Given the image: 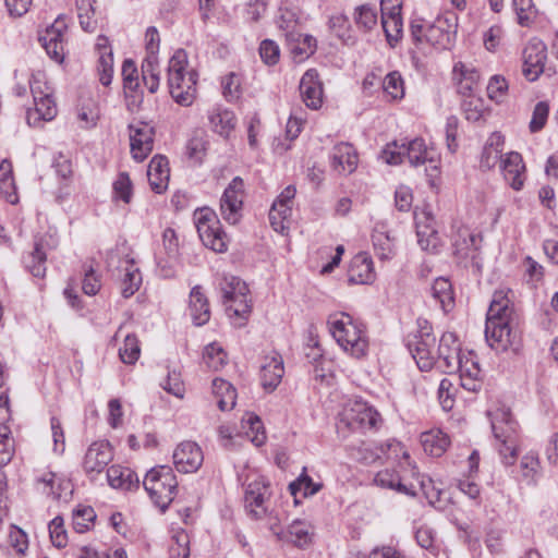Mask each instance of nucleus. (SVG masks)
I'll return each instance as SVG.
<instances>
[{
	"mask_svg": "<svg viewBox=\"0 0 558 558\" xmlns=\"http://www.w3.org/2000/svg\"><path fill=\"white\" fill-rule=\"evenodd\" d=\"M421 488L432 507L439 511H446L448 509L450 505V496L448 492L436 487L430 478L422 481Z\"/></svg>",
	"mask_w": 558,
	"mask_h": 558,
	"instance_id": "39",
	"label": "nucleus"
},
{
	"mask_svg": "<svg viewBox=\"0 0 558 558\" xmlns=\"http://www.w3.org/2000/svg\"><path fill=\"white\" fill-rule=\"evenodd\" d=\"M340 423L351 430H377L383 418L379 412L367 402L356 400L345 407L340 414Z\"/></svg>",
	"mask_w": 558,
	"mask_h": 558,
	"instance_id": "9",
	"label": "nucleus"
},
{
	"mask_svg": "<svg viewBox=\"0 0 558 558\" xmlns=\"http://www.w3.org/2000/svg\"><path fill=\"white\" fill-rule=\"evenodd\" d=\"M99 81L104 86L111 84L113 74V54L112 50L105 51L99 56L98 60Z\"/></svg>",
	"mask_w": 558,
	"mask_h": 558,
	"instance_id": "55",
	"label": "nucleus"
},
{
	"mask_svg": "<svg viewBox=\"0 0 558 558\" xmlns=\"http://www.w3.org/2000/svg\"><path fill=\"white\" fill-rule=\"evenodd\" d=\"M348 276L353 283L367 284L373 282L376 275L372 257L365 252L357 253L350 263Z\"/></svg>",
	"mask_w": 558,
	"mask_h": 558,
	"instance_id": "25",
	"label": "nucleus"
},
{
	"mask_svg": "<svg viewBox=\"0 0 558 558\" xmlns=\"http://www.w3.org/2000/svg\"><path fill=\"white\" fill-rule=\"evenodd\" d=\"M276 23L286 33V38H288L289 34L298 32V16L292 10L281 9Z\"/></svg>",
	"mask_w": 558,
	"mask_h": 558,
	"instance_id": "62",
	"label": "nucleus"
},
{
	"mask_svg": "<svg viewBox=\"0 0 558 558\" xmlns=\"http://www.w3.org/2000/svg\"><path fill=\"white\" fill-rule=\"evenodd\" d=\"M508 82L504 76H490V101L496 104L504 102L508 95Z\"/></svg>",
	"mask_w": 558,
	"mask_h": 558,
	"instance_id": "60",
	"label": "nucleus"
},
{
	"mask_svg": "<svg viewBox=\"0 0 558 558\" xmlns=\"http://www.w3.org/2000/svg\"><path fill=\"white\" fill-rule=\"evenodd\" d=\"M259 56L266 64L274 65L279 61L280 49L274 40L265 39L259 45Z\"/></svg>",
	"mask_w": 558,
	"mask_h": 558,
	"instance_id": "64",
	"label": "nucleus"
},
{
	"mask_svg": "<svg viewBox=\"0 0 558 558\" xmlns=\"http://www.w3.org/2000/svg\"><path fill=\"white\" fill-rule=\"evenodd\" d=\"M213 391L217 398L218 408L221 411H228L234 408L236 391L229 381L222 378H215L213 380Z\"/></svg>",
	"mask_w": 558,
	"mask_h": 558,
	"instance_id": "34",
	"label": "nucleus"
},
{
	"mask_svg": "<svg viewBox=\"0 0 558 558\" xmlns=\"http://www.w3.org/2000/svg\"><path fill=\"white\" fill-rule=\"evenodd\" d=\"M37 82L31 83V90L35 104V113L39 120L50 121L57 114V106L50 94L44 93L36 87Z\"/></svg>",
	"mask_w": 558,
	"mask_h": 558,
	"instance_id": "32",
	"label": "nucleus"
},
{
	"mask_svg": "<svg viewBox=\"0 0 558 558\" xmlns=\"http://www.w3.org/2000/svg\"><path fill=\"white\" fill-rule=\"evenodd\" d=\"M114 196L122 199L124 203H130L132 198V182L126 172L119 173L117 180L113 182Z\"/></svg>",
	"mask_w": 558,
	"mask_h": 558,
	"instance_id": "58",
	"label": "nucleus"
},
{
	"mask_svg": "<svg viewBox=\"0 0 558 558\" xmlns=\"http://www.w3.org/2000/svg\"><path fill=\"white\" fill-rule=\"evenodd\" d=\"M421 444L426 453L432 457H440L448 449L450 439L441 429H430L422 433Z\"/></svg>",
	"mask_w": 558,
	"mask_h": 558,
	"instance_id": "29",
	"label": "nucleus"
},
{
	"mask_svg": "<svg viewBox=\"0 0 558 558\" xmlns=\"http://www.w3.org/2000/svg\"><path fill=\"white\" fill-rule=\"evenodd\" d=\"M452 82L457 93L464 98L477 94L481 86L476 69L463 62H457L453 65Z\"/></svg>",
	"mask_w": 558,
	"mask_h": 558,
	"instance_id": "20",
	"label": "nucleus"
},
{
	"mask_svg": "<svg viewBox=\"0 0 558 558\" xmlns=\"http://www.w3.org/2000/svg\"><path fill=\"white\" fill-rule=\"evenodd\" d=\"M204 460L199 446L194 441H183L173 452V463L181 473L196 472Z\"/></svg>",
	"mask_w": 558,
	"mask_h": 558,
	"instance_id": "18",
	"label": "nucleus"
},
{
	"mask_svg": "<svg viewBox=\"0 0 558 558\" xmlns=\"http://www.w3.org/2000/svg\"><path fill=\"white\" fill-rule=\"evenodd\" d=\"M327 324L330 333L344 352L355 359H362L368 351V337L365 326L347 313L329 315Z\"/></svg>",
	"mask_w": 558,
	"mask_h": 558,
	"instance_id": "4",
	"label": "nucleus"
},
{
	"mask_svg": "<svg viewBox=\"0 0 558 558\" xmlns=\"http://www.w3.org/2000/svg\"><path fill=\"white\" fill-rule=\"evenodd\" d=\"M49 535L51 543L57 548H63L68 544V534L64 529V521L62 517H56L49 523Z\"/></svg>",
	"mask_w": 558,
	"mask_h": 558,
	"instance_id": "54",
	"label": "nucleus"
},
{
	"mask_svg": "<svg viewBox=\"0 0 558 558\" xmlns=\"http://www.w3.org/2000/svg\"><path fill=\"white\" fill-rule=\"evenodd\" d=\"M129 129L132 157L136 161H143L154 147V128L146 122L140 121L130 124Z\"/></svg>",
	"mask_w": 558,
	"mask_h": 558,
	"instance_id": "15",
	"label": "nucleus"
},
{
	"mask_svg": "<svg viewBox=\"0 0 558 558\" xmlns=\"http://www.w3.org/2000/svg\"><path fill=\"white\" fill-rule=\"evenodd\" d=\"M198 74L189 68V58L184 49L174 51L168 62V87L173 100L184 107L196 99Z\"/></svg>",
	"mask_w": 558,
	"mask_h": 558,
	"instance_id": "3",
	"label": "nucleus"
},
{
	"mask_svg": "<svg viewBox=\"0 0 558 558\" xmlns=\"http://www.w3.org/2000/svg\"><path fill=\"white\" fill-rule=\"evenodd\" d=\"M147 177L151 190L157 194L163 193L168 187L170 178L168 159L160 155L153 157L148 165Z\"/></svg>",
	"mask_w": 558,
	"mask_h": 558,
	"instance_id": "26",
	"label": "nucleus"
},
{
	"mask_svg": "<svg viewBox=\"0 0 558 558\" xmlns=\"http://www.w3.org/2000/svg\"><path fill=\"white\" fill-rule=\"evenodd\" d=\"M201 289L199 286H195L190 293V311L196 326L205 325L210 318L208 300Z\"/></svg>",
	"mask_w": 558,
	"mask_h": 558,
	"instance_id": "30",
	"label": "nucleus"
},
{
	"mask_svg": "<svg viewBox=\"0 0 558 558\" xmlns=\"http://www.w3.org/2000/svg\"><path fill=\"white\" fill-rule=\"evenodd\" d=\"M404 157L413 167L422 166L426 162L436 161V150L428 147L423 138H414L410 142H392L386 145L381 153V158L388 165H400Z\"/></svg>",
	"mask_w": 558,
	"mask_h": 558,
	"instance_id": "7",
	"label": "nucleus"
},
{
	"mask_svg": "<svg viewBox=\"0 0 558 558\" xmlns=\"http://www.w3.org/2000/svg\"><path fill=\"white\" fill-rule=\"evenodd\" d=\"M329 28L335 35L341 39L344 44L353 43V36L351 34V25L348 16L344 14L332 15L328 22Z\"/></svg>",
	"mask_w": 558,
	"mask_h": 558,
	"instance_id": "50",
	"label": "nucleus"
},
{
	"mask_svg": "<svg viewBox=\"0 0 558 558\" xmlns=\"http://www.w3.org/2000/svg\"><path fill=\"white\" fill-rule=\"evenodd\" d=\"M462 110L468 121L473 123H485L488 107L486 106L484 98L477 94L463 99Z\"/></svg>",
	"mask_w": 558,
	"mask_h": 558,
	"instance_id": "36",
	"label": "nucleus"
},
{
	"mask_svg": "<svg viewBox=\"0 0 558 558\" xmlns=\"http://www.w3.org/2000/svg\"><path fill=\"white\" fill-rule=\"evenodd\" d=\"M95 0H75L77 17L81 27L88 33H93L96 29L97 21L94 19Z\"/></svg>",
	"mask_w": 558,
	"mask_h": 558,
	"instance_id": "46",
	"label": "nucleus"
},
{
	"mask_svg": "<svg viewBox=\"0 0 558 558\" xmlns=\"http://www.w3.org/2000/svg\"><path fill=\"white\" fill-rule=\"evenodd\" d=\"M66 25L64 21L58 17L52 25L47 27L43 34L39 35V41L45 48L47 54L57 63H62L64 60V34Z\"/></svg>",
	"mask_w": 558,
	"mask_h": 558,
	"instance_id": "17",
	"label": "nucleus"
},
{
	"mask_svg": "<svg viewBox=\"0 0 558 558\" xmlns=\"http://www.w3.org/2000/svg\"><path fill=\"white\" fill-rule=\"evenodd\" d=\"M415 539L422 548L429 550L433 554L437 553L436 534L432 527L427 525L417 527L415 532Z\"/></svg>",
	"mask_w": 558,
	"mask_h": 558,
	"instance_id": "57",
	"label": "nucleus"
},
{
	"mask_svg": "<svg viewBox=\"0 0 558 558\" xmlns=\"http://www.w3.org/2000/svg\"><path fill=\"white\" fill-rule=\"evenodd\" d=\"M142 80L149 93L154 94L158 90L160 82L158 56H146L143 60Z\"/></svg>",
	"mask_w": 558,
	"mask_h": 558,
	"instance_id": "42",
	"label": "nucleus"
},
{
	"mask_svg": "<svg viewBox=\"0 0 558 558\" xmlns=\"http://www.w3.org/2000/svg\"><path fill=\"white\" fill-rule=\"evenodd\" d=\"M141 353L140 341L135 335H128L124 338L122 347L119 349V355L123 363L134 364Z\"/></svg>",
	"mask_w": 558,
	"mask_h": 558,
	"instance_id": "51",
	"label": "nucleus"
},
{
	"mask_svg": "<svg viewBox=\"0 0 558 558\" xmlns=\"http://www.w3.org/2000/svg\"><path fill=\"white\" fill-rule=\"evenodd\" d=\"M220 289L228 315L245 320L251 312V305L246 300V294L248 293L246 283L239 277L225 276L220 282Z\"/></svg>",
	"mask_w": 558,
	"mask_h": 558,
	"instance_id": "10",
	"label": "nucleus"
},
{
	"mask_svg": "<svg viewBox=\"0 0 558 558\" xmlns=\"http://www.w3.org/2000/svg\"><path fill=\"white\" fill-rule=\"evenodd\" d=\"M287 43L294 62L301 63L315 53L317 40L311 35H303L300 32L288 35Z\"/></svg>",
	"mask_w": 558,
	"mask_h": 558,
	"instance_id": "27",
	"label": "nucleus"
},
{
	"mask_svg": "<svg viewBox=\"0 0 558 558\" xmlns=\"http://www.w3.org/2000/svg\"><path fill=\"white\" fill-rule=\"evenodd\" d=\"M113 459L109 441L98 440L89 445L83 459V470L90 477L100 474Z\"/></svg>",
	"mask_w": 558,
	"mask_h": 558,
	"instance_id": "13",
	"label": "nucleus"
},
{
	"mask_svg": "<svg viewBox=\"0 0 558 558\" xmlns=\"http://www.w3.org/2000/svg\"><path fill=\"white\" fill-rule=\"evenodd\" d=\"M295 193V186L288 185L274 202L269 210V221L275 231L283 233L287 229V223H289L292 214Z\"/></svg>",
	"mask_w": 558,
	"mask_h": 558,
	"instance_id": "16",
	"label": "nucleus"
},
{
	"mask_svg": "<svg viewBox=\"0 0 558 558\" xmlns=\"http://www.w3.org/2000/svg\"><path fill=\"white\" fill-rule=\"evenodd\" d=\"M512 296L510 289H499L490 299V349L497 352L507 351L511 344Z\"/></svg>",
	"mask_w": 558,
	"mask_h": 558,
	"instance_id": "5",
	"label": "nucleus"
},
{
	"mask_svg": "<svg viewBox=\"0 0 558 558\" xmlns=\"http://www.w3.org/2000/svg\"><path fill=\"white\" fill-rule=\"evenodd\" d=\"M203 360L208 368L219 371L227 363V353L214 342L205 347Z\"/></svg>",
	"mask_w": 558,
	"mask_h": 558,
	"instance_id": "49",
	"label": "nucleus"
},
{
	"mask_svg": "<svg viewBox=\"0 0 558 558\" xmlns=\"http://www.w3.org/2000/svg\"><path fill=\"white\" fill-rule=\"evenodd\" d=\"M458 29V16L446 11L433 21L415 17L410 22V34L414 46L422 50L426 46L437 49H450L454 44Z\"/></svg>",
	"mask_w": 558,
	"mask_h": 558,
	"instance_id": "2",
	"label": "nucleus"
},
{
	"mask_svg": "<svg viewBox=\"0 0 558 558\" xmlns=\"http://www.w3.org/2000/svg\"><path fill=\"white\" fill-rule=\"evenodd\" d=\"M434 343L435 338L429 332H422L416 337L414 344L409 345L417 367L423 372L432 369L436 364V359L432 351Z\"/></svg>",
	"mask_w": 558,
	"mask_h": 558,
	"instance_id": "24",
	"label": "nucleus"
},
{
	"mask_svg": "<svg viewBox=\"0 0 558 558\" xmlns=\"http://www.w3.org/2000/svg\"><path fill=\"white\" fill-rule=\"evenodd\" d=\"M269 497V483L263 477L256 478L248 483L245 488V509L254 519H260L267 512L266 501Z\"/></svg>",
	"mask_w": 558,
	"mask_h": 558,
	"instance_id": "14",
	"label": "nucleus"
},
{
	"mask_svg": "<svg viewBox=\"0 0 558 558\" xmlns=\"http://www.w3.org/2000/svg\"><path fill=\"white\" fill-rule=\"evenodd\" d=\"M107 480L111 487L124 490H130L138 483V478L132 470L116 464L107 470Z\"/></svg>",
	"mask_w": 558,
	"mask_h": 558,
	"instance_id": "31",
	"label": "nucleus"
},
{
	"mask_svg": "<svg viewBox=\"0 0 558 558\" xmlns=\"http://www.w3.org/2000/svg\"><path fill=\"white\" fill-rule=\"evenodd\" d=\"M500 170L506 182L515 191L523 187L525 181V165L522 156L517 151H510L501 157Z\"/></svg>",
	"mask_w": 558,
	"mask_h": 558,
	"instance_id": "22",
	"label": "nucleus"
},
{
	"mask_svg": "<svg viewBox=\"0 0 558 558\" xmlns=\"http://www.w3.org/2000/svg\"><path fill=\"white\" fill-rule=\"evenodd\" d=\"M433 298L439 302L441 310L449 313L454 307V296L450 281L447 278L439 277L432 287Z\"/></svg>",
	"mask_w": 558,
	"mask_h": 558,
	"instance_id": "37",
	"label": "nucleus"
},
{
	"mask_svg": "<svg viewBox=\"0 0 558 558\" xmlns=\"http://www.w3.org/2000/svg\"><path fill=\"white\" fill-rule=\"evenodd\" d=\"M353 20L360 31L371 32L377 25L376 9L371 4L359 5L354 9Z\"/></svg>",
	"mask_w": 558,
	"mask_h": 558,
	"instance_id": "45",
	"label": "nucleus"
},
{
	"mask_svg": "<svg viewBox=\"0 0 558 558\" xmlns=\"http://www.w3.org/2000/svg\"><path fill=\"white\" fill-rule=\"evenodd\" d=\"M9 543L19 555H24L28 548V539L26 533L16 525H11L9 532Z\"/></svg>",
	"mask_w": 558,
	"mask_h": 558,
	"instance_id": "63",
	"label": "nucleus"
},
{
	"mask_svg": "<svg viewBox=\"0 0 558 558\" xmlns=\"http://www.w3.org/2000/svg\"><path fill=\"white\" fill-rule=\"evenodd\" d=\"M548 113H549V106L546 101H539L535 105L533 114H532V119H531L530 125H529L530 131L532 133H536L545 126V124L547 122Z\"/></svg>",
	"mask_w": 558,
	"mask_h": 558,
	"instance_id": "59",
	"label": "nucleus"
},
{
	"mask_svg": "<svg viewBox=\"0 0 558 558\" xmlns=\"http://www.w3.org/2000/svg\"><path fill=\"white\" fill-rule=\"evenodd\" d=\"M288 533L290 541L299 547H303L311 543L310 526L303 521H293L289 525Z\"/></svg>",
	"mask_w": 558,
	"mask_h": 558,
	"instance_id": "53",
	"label": "nucleus"
},
{
	"mask_svg": "<svg viewBox=\"0 0 558 558\" xmlns=\"http://www.w3.org/2000/svg\"><path fill=\"white\" fill-rule=\"evenodd\" d=\"M126 264L121 282V294L124 299H129L134 295L142 284V275L140 269L135 267L133 260H126Z\"/></svg>",
	"mask_w": 558,
	"mask_h": 558,
	"instance_id": "44",
	"label": "nucleus"
},
{
	"mask_svg": "<svg viewBox=\"0 0 558 558\" xmlns=\"http://www.w3.org/2000/svg\"><path fill=\"white\" fill-rule=\"evenodd\" d=\"M243 196L244 182L240 177H235L229 183L220 199L222 218L230 225L239 222L242 216Z\"/></svg>",
	"mask_w": 558,
	"mask_h": 558,
	"instance_id": "12",
	"label": "nucleus"
},
{
	"mask_svg": "<svg viewBox=\"0 0 558 558\" xmlns=\"http://www.w3.org/2000/svg\"><path fill=\"white\" fill-rule=\"evenodd\" d=\"M383 86L384 90L393 99H398L403 96V81L398 72L387 74L384 78Z\"/></svg>",
	"mask_w": 558,
	"mask_h": 558,
	"instance_id": "61",
	"label": "nucleus"
},
{
	"mask_svg": "<svg viewBox=\"0 0 558 558\" xmlns=\"http://www.w3.org/2000/svg\"><path fill=\"white\" fill-rule=\"evenodd\" d=\"M284 375V366L282 356L272 352L269 355H265L262 360L259 377L262 387L272 392L281 383Z\"/></svg>",
	"mask_w": 558,
	"mask_h": 558,
	"instance_id": "19",
	"label": "nucleus"
},
{
	"mask_svg": "<svg viewBox=\"0 0 558 558\" xmlns=\"http://www.w3.org/2000/svg\"><path fill=\"white\" fill-rule=\"evenodd\" d=\"M522 73L530 81H536L545 70L547 60V47L538 38H532L522 51Z\"/></svg>",
	"mask_w": 558,
	"mask_h": 558,
	"instance_id": "11",
	"label": "nucleus"
},
{
	"mask_svg": "<svg viewBox=\"0 0 558 558\" xmlns=\"http://www.w3.org/2000/svg\"><path fill=\"white\" fill-rule=\"evenodd\" d=\"M23 264L34 277L44 278L47 270V253L44 246H33L32 251L23 257Z\"/></svg>",
	"mask_w": 558,
	"mask_h": 558,
	"instance_id": "41",
	"label": "nucleus"
},
{
	"mask_svg": "<svg viewBox=\"0 0 558 558\" xmlns=\"http://www.w3.org/2000/svg\"><path fill=\"white\" fill-rule=\"evenodd\" d=\"M96 513L89 506H80L73 511L72 526L77 533H85L94 525Z\"/></svg>",
	"mask_w": 558,
	"mask_h": 558,
	"instance_id": "48",
	"label": "nucleus"
},
{
	"mask_svg": "<svg viewBox=\"0 0 558 558\" xmlns=\"http://www.w3.org/2000/svg\"><path fill=\"white\" fill-rule=\"evenodd\" d=\"M210 128L221 136H228L235 125V117L232 111L214 109L208 114Z\"/></svg>",
	"mask_w": 558,
	"mask_h": 558,
	"instance_id": "38",
	"label": "nucleus"
},
{
	"mask_svg": "<svg viewBox=\"0 0 558 558\" xmlns=\"http://www.w3.org/2000/svg\"><path fill=\"white\" fill-rule=\"evenodd\" d=\"M490 429L494 434V447L501 463L513 465L518 453V423L513 420L509 408L498 409L490 414Z\"/></svg>",
	"mask_w": 558,
	"mask_h": 558,
	"instance_id": "6",
	"label": "nucleus"
},
{
	"mask_svg": "<svg viewBox=\"0 0 558 558\" xmlns=\"http://www.w3.org/2000/svg\"><path fill=\"white\" fill-rule=\"evenodd\" d=\"M195 227L197 229L199 239L202 240L203 244H205L206 242H214L216 240L220 241L221 244H225V232L221 230L220 223H201Z\"/></svg>",
	"mask_w": 558,
	"mask_h": 558,
	"instance_id": "56",
	"label": "nucleus"
},
{
	"mask_svg": "<svg viewBox=\"0 0 558 558\" xmlns=\"http://www.w3.org/2000/svg\"><path fill=\"white\" fill-rule=\"evenodd\" d=\"M300 94L306 107L317 110L323 105V85L315 69L307 70L300 82Z\"/></svg>",
	"mask_w": 558,
	"mask_h": 558,
	"instance_id": "23",
	"label": "nucleus"
},
{
	"mask_svg": "<svg viewBox=\"0 0 558 558\" xmlns=\"http://www.w3.org/2000/svg\"><path fill=\"white\" fill-rule=\"evenodd\" d=\"M97 262L95 258L87 259L84 262L82 290L86 295H96L101 288V277L96 270Z\"/></svg>",
	"mask_w": 558,
	"mask_h": 558,
	"instance_id": "43",
	"label": "nucleus"
},
{
	"mask_svg": "<svg viewBox=\"0 0 558 558\" xmlns=\"http://www.w3.org/2000/svg\"><path fill=\"white\" fill-rule=\"evenodd\" d=\"M436 364L444 373L459 372L461 386L469 391L478 392L486 385L477 356L472 351L461 354L459 339L451 331L444 332L439 340Z\"/></svg>",
	"mask_w": 558,
	"mask_h": 558,
	"instance_id": "1",
	"label": "nucleus"
},
{
	"mask_svg": "<svg viewBox=\"0 0 558 558\" xmlns=\"http://www.w3.org/2000/svg\"><path fill=\"white\" fill-rule=\"evenodd\" d=\"M169 551L172 558H187L190 555V536L184 530L175 531L172 535Z\"/></svg>",
	"mask_w": 558,
	"mask_h": 558,
	"instance_id": "52",
	"label": "nucleus"
},
{
	"mask_svg": "<svg viewBox=\"0 0 558 558\" xmlns=\"http://www.w3.org/2000/svg\"><path fill=\"white\" fill-rule=\"evenodd\" d=\"M374 482L377 486L393 489L400 494H404L411 497H414L416 495V492L413 489V487H409L402 484L399 474L391 470L379 471L376 474Z\"/></svg>",
	"mask_w": 558,
	"mask_h": 558,
	"instance_id": "40",
	"label": "nucleus"
},
{
	"mask_svg": "<svg viewBox=\"0 0 558 558\" xmlns=\"http://www.w3.org/2000/svg\"><path fill=\"white\" fill-rule=\"evenodd\" d=\"M323 487L322 483L313 482L312 477L307 475L306 468H303L299 477L289 484V490L292 496L303 490V496L308 497L317 494Z\"/></svg>",
	"mask_w": 558,
	"mask_h": 558,
	"instance_id": "47",
	"label": "nucleus"
},
{
	"mask_svg": "<svg viewBox=\"0 0 558 558\" xmlns=\"http://www.w3.org/2000/svg\"><path fill=\"white\" fill-rule=\"evenodd\" d=\"M143 485L154 504L165 511L174 498L178 482L170 466L160 465L147 472Z\"/></svg>",
	"mask_w": 558,
	"mask_h": 558,
	"instance_id": "8",
	"label": "nucleus"
},
{
	"mask_svg": "<svg viewBox=\"0 0 558 558\" xmlns=\"http://www.w3.org/2000/svg\"><path fill=\"white\" fill-rule=\"evenodd\" d=\"M208 144L209 142L207 140L205 131H194L186 143L187 158L192 160L195 165L202 163L206 156Z\"/></svg>",
	"mask_w": 558,
	"mask_h": 558,
	"instance_id": "35",
	"label": "nucleus"
},
{
	"mask_svg": "<svg viewBox=\"0 0 558 558\" xmlns=\"http://www.w3.org/2000/svg\"><path fill=\"white\" fill-rule=\"evenodd\" d=\"M381 11V26L387 41L395 46L399 41L402 33L401 8L398 3H392L388 10Z\"/></svg>",
	"mask_w": 558,
	"mask_h": 558,
	"instance_id": "28",
	"label": "nucleus"
},
{
	"mask_svg": "<svg viewBox=\"0 0 558 558\" xmlns=\"http://www.w3.org/2000/svg\"><path fill=\"white\" fill-rule=\"evenodd\" d=\"M520 474L529 485H535L542 476V466L537 452L529 451L520 460Z\"/></svg>",
	"mask_w": 558,
	"mask_h": 558,
	"instance_id": "33",
	"label": "nucleus"
},
{
	"mask_svg": "<svg viewBox=\"0 0 558 558\" xmlns=\"http://www.w3.org/2000/svg\"><path fill=\"white\" fill-rule=\"evenodd\" d=\"M357 161V153L350 143H339L332 147L330 166L338 174H351L355 171Z\"/></svg>",
	"mask_w": 558,
	"mask_h": 558,
	"instance_id": "21",
	"label": "nucleus"
}]
</instances>
